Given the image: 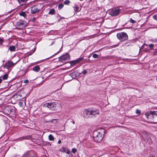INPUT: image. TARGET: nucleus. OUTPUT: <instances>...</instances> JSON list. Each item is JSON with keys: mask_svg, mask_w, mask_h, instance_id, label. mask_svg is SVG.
<instances>
[{"mask_svg": "<svg viewBox=\"0 0 157 157\" xmlns=\"http://www.w3.org/2000/svg\"><path fill=\"white\" fill-rule=\"evenodd\" d=\"M87 73V71L86 70H84L82 72L83 74H86Z\"/></svg>", "mask_w": 157, "mask_h": 157, "instance_id": "36", "label": "nucleus"}, {"mask_svg": "<svg viewBox=\"0 0 157 157\" xmlns=\"http://www.w3.org/2000/svg\"><path fill=\"white\" fill-rule=\"evenodd\" d=\"M99 55L96 54H94L93 55V57L94 58H97L99 57Z\"/></svg>", "mask_w": 157, "mask_h": 157, "instance_id": "25", "label": "nucleus"}, {"mask_svg": "<svg viewBox=\"0 0 157 157\" xmlns=\"http://www.w3.org/2000/svg\"><path fill=\"white\" fill-rule=\"evenodd\" d=\"M19 105L21 107H22L23 105V103L22 102H20L18 103Z\"/></svg>", "mask_w": 157, "mask_h": 157, "instance_id": "30", "label": "nucleus"}, {"mask_svg": "<svg viewBox=\"0 0 157 157\" xmlns=\"http://www.w3.org/2000/svg\"><path fill=\"white\" fill-rule=\"evenodd\" d=\"M3 40L2 39H0V44L1 45L3 42Z\"/></svg>", "mask_w": 157, "mask_h": 157, "instance_id": "35", "label": "nucleus"}, {"mask_svg": "<svg viewBox=\"0 0 157 157\" xmlns=\"http://www.w3.org/2000/svg\"><path fill=\"white\" fill-rule=\"evenodd\" d=\"M15 64L16 63H14L12 61H9L8 62L7 64L5 65L4 67H5L6 66V68L9 69L10 67H14Z\"/></svg>", "mask_w": 157, "mask_h": 157, "instance_id": "8", "label": "nucleus"}, {"mask_svg": "<svg viewBox=\"0 0 157 157\" xmlns=\"http://www.w3.org/2000/svg\"><path fill=\"white\" fill-rule=\"evenodd\" d=\"M117 38L121 41H123L128 39L127 34L124 32L118 33L117 34Z\"/></svg>", "mask_w": 157, "mask_h": 157, "instance_id": "3", "label": "nucleus"}, {"mask_svg": "<svg viewBox=\"0 0 157 157\" xmlns=\"http://www.w3.org/2000/svg\"><path fill=\"white\" fill-rule=\"evenodd\" d=\"M9 49L11 52L14 51L15 50V47L14 46H12L10 47Z\"/></svg>", "mask_w": 157, "mask_h": 157, "instance_id": "18", "label": "nucleus"}, {"mask_svg": "<svg viewBox=\"0 0 157 157\" xmlns=\"http://www.w3.org/2000/svg\"><path fill=\"white\" fill-rule=\"evenodd\" d=\"M48 138L49 140L50 141H54V138L53 136L52 135L50 134L48 136Z\"/></svg>", "mask_w": 157, "mask_h": 157, "instance_id": "17", "label": "nucleus"}, {"mask_svg": "<svg viewBox=\"0 0 157 157\" xmlns=\"http://www.w3.org/2000/svg\"><path fill=\"white\" fill-rule=\"evenodd\" d=\"M154 18L157 21V15H156L155 17H154Z\"/></svg>", "mask_w": 157, "mask_h": 157, "instance_id": "39", "label": "nucleus"}, {"mask_svg": "<svg viewBox=\"0 0 157 157\" xmlns=\"http://www.w3.org/2000/svg\"><path fill=\"white\" fill-rule=\"evenodd\" d=\"M154 46V45L153 44H150L149 45V47L151 49H153Z\"/></svg>", "mask_w": 157, "mask_h": 157, "instance_id": "28", "label": "nucleus"}, {"mask_svg": "<svg viewBox=\"0 0 157 157\" xmlns=\"http://www.w3.org/2000/svg\"><path fill=\"white\" fill-rule=\"evenodd\" d=\"M88 157H97L96 155L94 154L91 156H89Z\"/></svg>", "mask_w": 157, "mask_h": 157, "instance_id": "37", "label": "nucleus"}, {"mask_svg": "<svg viewBox=\"0 0 157 157\" xmlns=\"http://www.w3.org/2000/svg\"><path fill=\"white\" fill-rule=\"evenodd\" d=\"M74 10L76 12L79 11V7L77 5H75L74 7Z\"/></svg>", "mask_w": 157, "mask_h": 157, "instance_id": "19", "label": "nucleus"}, {"mask_svg": "<svg viewBox=\"0 0 157 157\" xmlns=\"http://www.w3.org/2000/svg\"><path fill=\"white\" fill-rule=\"evenodd\" d=\"M20 96L21 97H22L23 98H25V95H24V96H22V95L21 94V95H20Z\"/></svg>", "mask_w": 157, "mask_h": 157, "instance_id": "41", "label": "nucleus"}, {"mask_svg": "<svg viewBox=\"0 0 157 157\" xmlns=\"http://www.w3.org/2000/svg\"><path fill=\"white\" fill-rule=\"evenodd\" d=\"M22 138L24 139H29L30 138V136H24Z\"/></svg>", "mask_w": 157, "mask_h": 157, "instance_id": "27", "label": "nucleus"}, {"mask_svg": "<svg viewBox=\"0 0 157 157\" xmlns=\"http://www.w3.org/2000/svg\"><path fill=\"white\" fill-rule=\"evenodd\" d=\"M63 6V5L62 3H61L58 6V9L59 10L61 9Z\"/></svg>", "mask_w": 157, "mask_h": 157, "instance_id": "24", "label": "nucleus"}, {"mask_svg": "<svg viewBox=\"0 0 157 157\" xmlns=\"http://www.w3.org/2000/svg\"><path fill=\"white\" fill-rule=\"evenodd\" d=\"M77 151V150L75 148H73L72 149V152L73 153H75Z\"/></svg>", "mask_w": 157, "mask_h": 157, "instance_id": "33", "label": "nucleus"}, {"mask_svg": "<svg viewBox=\"0 0 157 157\" xmlns=\"http://www.w3.org/2000/svg\"><path fill=\"white\" fill-rule=\"evenodd\" d=\"M82 60V59H78L76 60L71 61V65L79 63Z\"/></svg>", "mask_w": 157, "mask_h": 157, "instance_id": "12", "label": "nucleus"}, {"mask_svg": "<svg viewBox=\"0 0 157 157\" xmlns=\"http://www.w3.org/2000/svg\"><path fill=\"white\" fill-rule=\"evenodd\" d=\"M28 82H29L28 80H26L24 81V82L25 83H27Z\"/></svg>", "mask_w": 157, "mask_h": 157, "instance_id": "38", "label": "nucleus"}, {"mask_svg": "<svg viewBox=\"0 0 157 157\" xmlns=\"http://www.w3.org/2000/svg\"><path fill=\"white\" fill-rule=\"evenodd\" d=\"M136 113L139 115L140 114V110L137 109L136 110Z\"/></svg>", "mask_w": 157, "mask_h": 157, "instance_id": "31", "label": "nucleus"}, {"mask_svg": "<svg viewBox=\"0 0 157 157\" xmlns=\"http://www.w3.org/2000/svg\"><path fill=\"white\" fill-rule=\"evenodd\" d=\"M70 58L69 55L68 54H66L61 56L59 58V61L63 62L65 60L69 59Z\"/></svg>", "mask_w": 157, "mask_h": 157, "instance_id": "6", "label": "nucleus"}, {"mask_svg": "<svg viewBox=\"0 0 157 157\" xmlns=\"http://www.w3.org/2000/svg\"><path fill=\"white\" fill-rule=\"evenodd\" d=\"M66 151V148L64 147H63L60 150V151H62L63 152H65Z\"/></svg>", "mask_w": 157, "mask_h": 157, "instance_id": "34", "label": "nucleus"}, {"mask_svg": "<svg viewBox=\"0 0 157 157\" xmlns=\"http://www.w3.org/2000/svg\"><path fill=\"white\" fill-rule=\"evenodd\" d=\"M93 138L94 140L97 142H101L103 138L101 134L98 131H95L93 133Z\"/></svg>", "mask_w": 157, "mask_h": 157, "instance_id": "1", "label": "nucleus"}, {"mask_svg": "<svg viewBox=\"0 0 157 157\" xmlns=\"http://www.w3.org/2000/svg\"><path fill=\"white\" fill-rule=\"evenodd\" d=\"M70 2L69 0H66L63 2V3L65 5H68Z\"/></svg>", "mask_w": 157, "mask_h": 157, "instance_id": "26", "label": "nucleus"}, {"mask_svg": "<svg viewBox=\"0 0 157 157\" xmlns=\"http://www.w3.org/2000/svg\"><path fill=\"white\" fill-rule=\"evenodd\" d=\"M90 111V112L91 115H95L96 114H99V111L97 110H93Z\"/></svg>", "mask_w": 157, "mask_h": 157, "instance_id": "14", "label": "nucleus"}, {"mask_svg": "<svg viewBox=\"0 0 157 157\" xmlns=\"http://www.w3.org/2000/svg\"><path fill=\"white\" fill-rule=\"evenodd\" d=\"M142 136L145 140H148L149 138V135L146 132H143Z\"/></svg>", "mask_w": 157, "mask_h": 157, "instance_id": "13", "label": "nucleus"}, {"mask_svg": "<svg viewBox=\"0 0 157 157\" xmlns=\"http://www.w3.org/2000/svg\"><path fill=\"white\" fill-rule=\"evenodd\" d=\"M61 140H59L58 141V144H61Z\"/></svg>", "mask_w": 157, "mask_h": 157, "instance_id": "40", "label": "nucleus"}, {"mask_svg": "<svg viewBox=\"0 0 157 157\" xmlns=\"http://www.w3.org/2000/svg\"><path fill=\"white\" fill-rule=\"evenodd\" d=\"M8 74H6L3 76L2 79L4 80L8 78Z\"/></svg>", "mask_w": 157, "mask_h": 157, "instance_id": "23", "label": "nucleus"}, {"mask_svg": "<svg viewBox=\"0 0 157 157\" xmlns=\"http://www.w3.org/2000/svg\"><path fill=\"white\" fill-rule=\"evenodd\" d=\"M55 13V10L53 9H51L50 10V11L48 13V14H49L54 15Z\"/></svg>", "mask_w": 157, "mask_h": 157, "instance_id": "16", "label": "nucleus"}, {"mask_svg": "<svg viewBox=\"0 0 157 157\" xmlns=\"http://www.w3.org/2000/svg\"><path fill=\"white\" fill-rule=\"evenodd\" d=\"M155 53L157 55V50L155 51Z\"/></svg>", "mask_w": 157, "mask_h": 157, "instance_id": "43", "label": "nucleus"}, {"mask_svg": "<svg viewBox=\"0 0 157 157\" xmlns=\"http://www.w3.org/2000/svg\"><path fill=\"white\" fill-rule=\"evenodd\" d=\"M40 9L38 8V5L33 6L31 7V12L32 13H35L39 11Z\"/></svg>", "mask_w": 157, "mask_h": 157, "instance_id": "7", "label": "nucleus"}, {"mask_svg": "<svg viewBox=\"0 0 157 157\" xmlns=\"http://www.w3.org/2000/svg\"><path fill=\"white\" fill-rule=\"evenodd\" d=\"M44 105L45 106L48 107L51 109L53 110H56L60 106V104L57 102L46 103Z\"/></svg>", "mask_w": 157, "mask_h": 157, "instance_id": "2", "label": "nucleus"}, {"mask_svg": "<svg viewBox=\"0 0 157 157\" xmlns=\"http://www.w3.org/2000/svg\"><path fill=\"white\" fill-rule=\"evenodd\" d=\"M58 119H53L52 121H49V122H52L54 123L55 124L56 123L58 122Z\"/></svg>", "mask_w": 157, "mask_h": 157, "instance_id": "22", "label": "nucleus"}, {"mask_svg": "<svg viewBox=\"0 0 157 157\" xmlns=\"http://www.w3.org/2000/svg\"><path fill=\"white\" fill-rule=\"evenodd\" d=\"M24 22L21 20L19 21L16 23V26L18 27L24 26Z\"/></svg>", "mask_w": 157, "mask_h": 157, "instance_id": "11", "label": "nucleus"}, {"mask_svg": "<svg viewBox=\"0 0 157 157\" xmlns=\"http://www.w3.org/2000/svg\"><path fill=\"white\" fill-rule=\"evenodd\" d=\"M91 115L90 111L87 110H85L84 112V116L86 118H88L89 117V115Z\"/></svg>", "mask_w": 157, "mask_h": 157, "instance_id": "10", "label": "nucleus"}, {"mask_svg": "<svg viewBox=\"0 0 157 157\" xmlns=\"http://www.w3.org/2000/svg\"><path fill=\"white\" fill-rule=\"evenodd\" d=\"M120 10L119 9H114L109 12V14L112 16H116L119 14Z\"/></svg>", "mask_w": 157, "mask_h": 157, "instance_id": "5", "label": "nucleus"}, {"mask_svg": "<svg viewBox=\"0 0 157 157\" xmlns=\"http://www.w3.org/2000/svg\"><path fill=\"white\" fill-rule=\"evenodd\" d=\"M130 22L131 23L133 24L135 23V21L134 20H133V19H132V18H130Z\"/></svg>", "mask_w": 157, "mask_h": 157, "instance_id": "32", "label": "nucleus"}, {"mask_svg": "<svg viewBox=\"0 0 157 157\" xmlns=\"http://www.w3.org/2000/svg\"><path fill=\"white\" fill-rule=\"evenodd\" d=\"M68 126L71 128L73 129H75V127H74L75 122L73 120H69L68 121Z\"/></svg>", "mask_w": 157, "mask_h": 157, "instance_id": "9", "label": "nucleus"}, {"mask_svg": "<svg viewBox=\"0 0 157 157\" xmlns=\"http://www.w3.org/2000/svg\"><path fill=\"white\" fill-rule=\"evenodd\" d=\"M145 115L147 118L151 119V118L155 117L157 115V111H150L147 112L145 114Z\"/></svg>", "mask_w": 157, "mask_h": 157, "instance_id": "4", "label": "nucleus"}, {"mask_svg": "<svg viewBox=\"0 0 157 157\" xmlns=\"http://www.w3.org/2000/svg\"><path fill=\"white\" fill-rule=\"evenodd\" d=\"M33 70L36 72H39L40 70V67L39 66L37 65L33 68Z\"/></svg>", "mask_w": 157, "mask_h": 157, "instance_id": "15", "label": "nucleus"}, {"mask_svg": "<svg viewBox=\"0 0 157 157\" xmlns=\"http://www.w3.org/2000/svg\"><path fill=\"white\" fill-rule=\"evenodd\" d=\"M19 14H20V15H21V16H23L25 17L27 16L26 13L25 12H22L20 13H19Z\"/></svg>", "mask_w": 157, "mask_h": 157, "instance_id": "21", "label": "nucleus"}, {"mask_svg": "<svg viewBox=\"0 0 157 157\" xmlns=\"http://www.w3.org/2000/svg\"><path fill=\"white\" fill-rule=\"evenodd\" d=\"M27 0H17L18 2L21 4H23Z\"/></svg>", "mask_w": 157, "mask_h": 157, "instance_id": "20", "label": "nucleus"}, {"mask_svg": "<svg viewBox=\"0 0 157 157\" xmlns=\"http://www.w3.org/2000/svg\"><path fill=\"white\" fill-rule=\"evenodd\" d=\"M23 157H32L30 155L28 154L27 153L26 154H25V155L23 156Z\"/></svg>", "mask_w": 157, "mask_h": 157, "instance_id": "29", "label": "nucleus"}, {"mask_svg": "<svg viewBox=\"0 0 157 157\" xmlns=\"http://www.w3.org/2000/svg\"><path fill=\"white\" fill-rule=\"evenodd\" d=\"M2 81V80L1 79H0V83H1Z\"/></svg>", "mask_w": 157, "mask_h": 157, "instance_id": "42", "label": "nucleus"}]
</instances>
